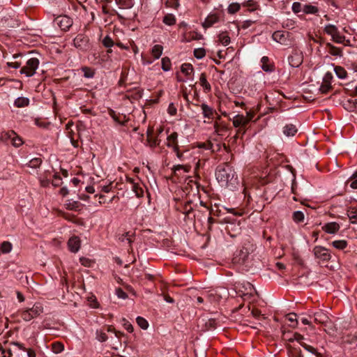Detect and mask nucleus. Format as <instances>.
Returning a JSON list of instances; mask_svg holds the SVG:
<instances>
[{
    "instance_id": "5701e85b",
    "label": "nucleus",
    "mask_w": 357,
    "mask_h": 357,
    "mask_svg": "<svg viewBox=\"0 0 357 357\" xmlns=\"http://www.w3.org/2000/svg\"><path fill=\"white\" fill-rule=\"evenodd\" d=\"M296 132V127L292 124L287 125L283 128V132L287 137L294 136Z\"/></svg>"
},
{
    "instance_id": "1a4fd4ad",
    "label": "nucleus",
    "mask_w": 357,
    "mask_h": 357,
    "mask_svg": "<svg viewBox=\"0 0 357 357\" xmlns=\"http://www.w3.org/2000/svg\"><path fill=\"white\" fill-rule=\"evenodd\" d=\"M127 181L131 184L132 190L135 193L137 197H142L144 196V185L139 181H135V179L127 178Z\"/></svg>"
},
{
    "instance_id": "69168bd1",
    "label": "nucleus",
    "mask_w": 357,
    "mask_h": 357,
    "mask_svg": "<svg viewBox=\"0 0 357 357\" xmlns=\"http://www.w3.org/2000/svg\"><path fill=\"white\" fill-rule=\"evenodd\" d=\"M116 295L120 298L125 299L127 297L126 293H125L121 289H116Z\"/></svg>"
},
{
    "instance_id": "f704fd0d",
    "label": "nucleus",
    "mask_w": 357,
    "mask_h": 357,
    "mask_svg": "<svg viewBox=\"0 0 357 357\" xmlns=\"http://www.w3.org/2000/svg\"><path fill=\"white\" fill-rule=\"evenodd\" d=\"M334 71L340 79H344L347 77V71L341 66H335Z\"/></svg>"
},
{
    "instance_id": "37998d69",
    "label": "nucleus",
    "mask_w": 357,
    "mask_h": 357,
    "mask_svg": "<svg viewBox=\"0 0 357 357\" xmlns=\"http://www.w3.org/2000/svg\"><path fill=\"white\" fill-rule=\"evenodd\" d=\"M119 238L121 241H127L130 244L132 242V234H130V232H126L122 234Z\"/></svg>"
},
{
    "instance_id": "4d7b16f0",
    "label": "nucleus",
    "mask_w": 357,
    "mask_h": 357,
    "mask_svg": "<svg viewBox=\"0 0 357 357\" xmlns=\"http://www.w3.org/2000/svg\"><path fill=\"white\" fill-rule=\"evenodd\" d=\"M292 10L295 13H298L303 10L302 5L300 2H294L292 4Z\"/></svg>"
},
{
    "instance_id": "de8ad7c7",
    "label": "nucleus",
    "mask_w": 357,
    "mask_h": 357,
    "mask_svg": "<svg viewBox=\"0 0 357 357\" xmlns=\"http://www.w3.org/2000/svg\"><path fill=\"white\" fill-rule=\"evenodd\" d=\"M206 55V51L204 48H197L194 50V56L198 59L204 58Z\"/></svg>"
},
{
    "instance_id": "2f4dec72",
    "label": "nucleus",
    "mask_w": 357,
    "mask_h": 357,
    "mask_svg": "<svg viewBox=\"0 0 357 357\" xmlns=\"http://www.w3.org/2000/svg\"><path fill=\"white\" fill-rule=\"evenodd\" d=\"M15 133L13 130L3 132L1 133V139L5 142H11L13 137H15Z\"/></svg>"
},
{
    "instance_id": "423d86ee",
    "label": "nucleus",
    "mask_w": 357,
    "mask_h": 357,
    "mask_svg": "<svg viewBox=\"0 0 357 357\" xmlns=\"http://www.w3.org/2000/svg\"><path fill=\"white\" fill-rule=\"evenodd\" d=\"M222 17V13L221 12H212L206 17L202 25L204 29L211 27L215 24L219 22Z\"/></svg>"
},
{
    "instance_id": "7c9ffc66",
    "label": "nucleus",
    "mask_w": 357,
    "mask_h": 357,
    "mask_svg": "<svg viewBox=\"0 0 357 357\" xmlns=\"http://www.w3.org/2000/svg\"><path fill=\"white\" fill-rule=\"evenodd\" d=\"M218 40L222 45L227 46L230 43V37L227 32H222L218 36Z\"/></svg>"
},
{
    "instance_id": "e2e57ef3",
    "label": "nucleus",
    "mask_w": 357,
    "mask_h": 357,
    "mask_svg": "<svg viewBox=\"0 0 357 357\" xmlns=\"http://www.w3.org/2000/svg\"><path fill=\"white\" fill-rule=\"evenodd\" d=\"M61 183V178L59 176L54 175V180L52 181V185L54 186H59Z\"/></svg>"
},
{
    "instance_id": "0eeeda50",
    "label": "nucleus",
    "mask_w": 357,
    "mask_h": 357,
    "mask_svg": "<svg viewBox=\"0 0 357 357\" xmlns=\"http://www.w3.org/2000/svg\"><path fill=\"white\" fill-rule=\"evenodd\" d=\"M73 43L77 48L83 51L86 50L89 47L88 37L82 34L77 35L75 38Z\"/></svg>"
},
{
    "instance_id": "c85d7f7f",
    "label": "nucleus",
    "mask_w": 357,
    "mask_h": 357,
    "mask_svg": "<svg viewBox=\"0 0 357 357\" xmlns=\"http://www.w3.org/2000/svg\"><path fill=\"white\" fill-rule=\"evenodd\" d=\"M29 104V100L26 97H19L15 100V105L17 107H24L28 106Z\"/></svg>"
},
{
    "instance_id": "6e6d98bb",
    "label": "nucleus",
    "mask_w": 357,
    "mask_h": 357,
    "mask_svg": "<svg viewBox=\"0 0 357 357\" xmlns=\"http://www.w3.org/2000/svg\"><path fill=\"white\" fill-rule=\"evenodd\" d=\"M96 338L100 342H105L107 340V336L102 331H97Z\"/></svg>"
},
{
    "instance_id": "72a5a7b5",
    "label": "nucleus",
    "mask_w": 357,
    "mask_h": 357,
    "mask_svg": "<svg viewBox=\"0 0 357 357\" xmlns=\"http://www.w3.org/2000/svg\"><path fill=\"white\" fill-rule=\"evenodd\" d=\"M300 344L306 351L312 353V354L315 355L317 357H321V354L317 351V350L314 347L309 344H307L305 342H301Z\"/></svg>"
},
{
    "instance_id": "9b49d317",
    "label": "nucleus",
    "mask_w": 357,
    "mask_h": 357,
    "mask_svg": "<svg viewBox=\"0 0 357 357\" xmlns=\"http://www.w3.org/2000/svg\"><path fill=\"white\" fill-rule=\"evenodd\" d=\"M56 22L60 29L63 31L68 30L73 24L71 19L66 15L56 17Z\"/></svg>"
},
{
    "instance_id": "ea45409f",
    "label": "nucleus",
    "mask_w": 357,
    "mask_h": 357,
    "mask_svg": "<svg viewBox=\"0 0 357 357\" xmlns=\"http://www.w3.org/2000/svg\"><path fill=\"white\" fill-rule=\"evenodd\" d=\"M138 326L143 330H146L149 327L148 321L142 317H137L136 319Z\"/></svg>"
},
{
    "instance_id": "6e6552de",
    "label": "nucleus",
    "mask_w": 357,
    "mask_h": 357,
    "mask_svg": "<svg viewBox=\"0 0 357 357\" xmlns=\"http://www.w3.org/2000/svg\"><path fill=\"white\" fill-rule=\"evenodd\" d=\"M314 256L323 261H328L331 259V254L328 250L322 246H316L314 250Z\"/></svg>"
},
{
    "instance_id": "603ef678",
    "label": "nucleus",
    "mask_w": 357,
    "mask_h": 357,
    "mask_svg": "<svg viewBox=\"0 0 357 357\" xmlns=\"http://www.w3.org/2000/svg\"><path fill=\"white\" fill-rule=\"evenodd\" d=\"M10 142L14 146L16 147H18L23 144L22 139L16 133H15V137H13Z\"/></svg>"
},
{
    "instance_id": "49530a36",
    "label": "nucleus",
    "mask_w": 357,
    "mask_h": 357,
    "mask_svg": "<svg viewBox=\"0 0 357 357\" xmlns=\"http://www.w3.org/2000/svg\"><path fill=\"white\" fill-rule=\"evenodd\" d=\"M174 173L176 174L177 172L180 171L181 169H183L185 172H189L190 169V165H174L172 168Z\"/></svg>"
},
{
    "instance_id": "c03bdc74",
    "label": "nucleus",
    "mask_w": 357,
    "mask_h": 357,
    "mask_svg": "<svg viewBox=\"0 0 357 357\" xmlns=\"http://www.w3.org/2000/svg\"><path fill=\"white\" fill-rule=\"evenodd\" d=\"M1 250L3 253H8L12 250V244L8 241H3L1 245Z\"/></svg>"
},
{
    "instance_id": "39448f33",
    "label": "nucleus",
    "mask_w": 357,
    "mask_h": 357,
    "mask_svg": "<svg viewBox=\"0 0 357 357\" xmlns=\"http://www.w3.org/2000/svg\"><path fill=\"white\" fill-rule=\"evenodd\" d=\"M324 31L331 36L333 40L337 43H343L345 41V36L341 35L337 28L333 24L326 25Z\"/></svg>"
},
{
    "instance_id": "f3484780",
    "label": "nucleus",
    "mask_w": 357,
    "mask_h": 357,
    "mask_svg": "<svg viewBox=\"0 0 357 357\" xmlns=\"http://www.w3.org/2000/svg\"><path fill=\"white\" fill-rule=\"evenodd\" d=\"M313 316L314 321L318 324H326L330 320L328 316L323 311L317 312L314 313Z\"/></svg>"
},
{
    "instance_id": "dca6fc26",
    "label": "nucleus",
    "mask_w": 357,
    "mask_h": 357,
    "mask_svg": "<svg viewBox=\"0 0 357 357\" xmlns=\"http://www.w3.org/2000/svg\"><path fill=\"white\" fill-rule=\"evenodd\" d=\"M243 287L245 288V291L246 292H243L242 291V294L239 293V296H241L245 300L248 299L250 296H252V294H253V292L255 291L253 285L252 284L249 283V282H247L246 284H245L243 286ZM238 291H239V292L241 291V289H239Z\"/></svg>"
},
{
    "instance_id": "b1692460",
    "label": "nucleus",
    "mask_w": 357,
    "mask_h": 357,
    "mask_svg": "<svg viewBox=\"0 0 357 357\" xmlns=\"http://www.w3.org/2000/svg\"><path fill=\"white\" fill-rule=\"evenodd\" d=\"M65 206L68 210L77 211L80 206V203L73 199H68L66 202Z\"/></svg>"
},
{
    "instance_id": "473e14b6",
    "label": "nucleus",
    "mask_w": 357,
    "mask_h": 357,
    "mask_svg": "<svg viewBox=\"0 0 357 357\" xmlns=\"http://www.w3.org/2000/svg\"><path fill=\"white\" fill-rule=\"evenodd\" d=\"M303 11L305 14H315L319 11L317 7L312 5H305L303 7Z\"/></svg>"
},
{
    "instance_id": "f8f14e48",
    "label": "nucleus",
    "mask_w": 357,
    "mask_h": 357,
    "mask_svg": "<svg viewBox=\"0 0 357 357\" xmlns=\"http://www.w3.org/2000/svg\"><path fill=\"white\" fill-rule=\"evenodd\" d=\"M340 229V225L336 222H331L325 224L322 227V230L327 234H335Z\"/></svg>"
},
{
    "instance_id": "3c124183",
    "label": "nucleus",
    "mask_w": 357,
    "mask_h": 357,
    "mask_svg": "<svg viewBox=\"0 0 357 357\" xmlns=\"http://www.w3.org/2000/svg\"><path fill=\"white\" fill-rule=\"evenodd\" d=\"M331 89V84L322 82L321 85L319 87V91L322 93H328Z\"/></svg>"
},
{
    "instance_id": "338daca9",
    "label": "nucleus",
    "mask_w": 357,
    "mask_h": 357,
    "mask_svg": "<svg viewBox=\"0 0 357 357\" xmlns=\"http://www.w3.org/2000/svg\"><path fill=\"white\" fill-rule=\"evenodd\" d=\"M83 71L86 77H92L93 76L94 73L88 68H84Z\"/></svg>"
},
{
    "instance_id": "0e129e2a",
    "label": "nucleus",
    "mask_w": 357,
    "mask_h": 357,
    "mask_svg": "<svg viewBox=\"0 0 357 357\" xmlns=\"http://www.w3.org/2000/svg\"><path fill=\"white\" fill-rule=\"evenodd\" d=\"M26 355L28 357H36V353L34 349L31 348H26Z\"/></svg>"
},
{
    "instance_id": "2eb2a0df",
    "label": "nucleus",
    "mask_w": 357,
    "mask_h": 357,
    "mask_svg": "<svg viewBox=\"0 0 357 357\" xmlns=\"http://www.w3.org/2000/svg\"><path fill=\"white\" fill-rule=\"evenodd\" d=\"M288 33L282 31H275L273 35V39L280 44H284L287 40Z\"/></svg>"
},
{
    "instance_id": "bb28decb",
    "label": "nucleus",
    "mask_w": 357,
    "mask_h": 357,
    "mask_svg": "<svg viewBox=\"0 0 357 357\" xmlns=\"http://www.w3.org/2000/svg\"><path fill=\"white\" fill-rule=\"evenodd\" d=\"M147 142L151 147H155L160 144V139L157 137H154L151 132L147 133Z\"/></svg>"
},
{
    "instance_id": "c756f323",
    "label": "nucleus",
    "mask_w": 357,
    "mask_h": 357,
    "mask_svg": "<svg viewBox=\"0 0 357 357\" xmlns=\"http://www.w3.org/2000/svg\"><path fill=\"white\" fill-rule=\"evenodd\" d=\"M332 245L337 250H344L347 245L348 243L345 240H336L332 242Z\"/></svg>"
},
{
    "instance_id": "c9c22d12",
    "label": "nucleus",
    "mask_w": 357,
    "mask_h": 357,
    "mask_svg": "<svg viewBox=\"0 0 357 357\" xmlns=\"http://www.w3.org/2000/svg\"><path fill=\"white\" fill-rule=\"evenodd\" d=\"M64 349V346L61 342H56L52 344V350L54 354H59Z\"/></svg>"
},
{
    "instance_id": "58836bf2",
    "label": "nucleus",
    "mask_w": 357,
    "mask_h": 357,
    "mask_svg": "<svg viewBox=\"0 0 357 357\" xmlns=\"http://www.w3.org/2000/svg\"><path fill=\"white\" fill-rule=\"evenodd\" d=\"M241 8V5L238 3H231L227 8L228 13L234 14L238 12Z\"/></svg>"
},
{
    "instance_id": "a18cd8bd",
    "label": "nucleus",
    "mask_w": 357,
    "mask_h": 357,
    "mask_svg": "<svg viewBox=\"0 0 357 357\" xmlns=\"http://www.w3.org/2000/svg\"><path fill=\"white\" fill-rule=\"evenodd\" d=\"M41 163H42V160L40 158H35L31 159L29 162L28 166L31 168H37V167H40Z\"/></svg>"
},
{
    "instance_id": "e433bc0d",
    "label": "nucleus",
    "mask_w": 357,
    "mask_h": 357,
    "mask_svg": "<svg viewBox=\"0 0 357 357\" xmlns=\"http://www.w3.org/2000/svg\"><path fill=\"white\" fill-rule=\"evenodd\" d=\"M162 21L165 24L172 26L176 23V18L172 14H168L163 17Z\"/></svg>"
},
{
    "instance_id": "680f3d73",
    "label": "nucleus",
    "mask_w": 357,
    "mask_h": 357,
    "mask_svg": "<svg viewBox=\"0 0 357 357\" xmlns=\"http://www.w3.org/2000/svg\"><path fill=\"white\" fill-rule=\"evenodd\" d=\"M350 187L353 189H357V177L354 176L349 180Z\"/></svg>"
},
{
    "instance_id": "4468645a",
    "label": "nucleus",
    "mask_w": 357,
    "mask_h": 357,
    "mask_svg": "<svg viewBox=\"0 0 357 357\" xmlns=\"http://www.w3.org/2000/svg\"><path fill=\"white\" fill-rule=\"evenodd\" d=\"M232 122L235 128L245 127L249 123V119L245 118L242 114H237L234 117Z\"/></svg>"
},
{
    "instance_id": "f257e3e1",
    "label": "nucleus",
    "mask_w": 357,
    "mask_h": 357,
    "mask_svg": "<svg viewBox=\"0 0 357 357\" xmlns=\"http://www.w3.org/2000/svg\"><path fill=\"white\" fill-rule=\"evenodd\" d=\"M216 178L222 185H228L229 183L236 180V173L233 167L227 163L219 165L216 172Z\"/></svg>"
},
{
    "instance_id": "4be33fe9",
    "label": "nucleus",
    "mask_w": 357,
    "mask_h": 357,
    "mask_svg": "<svg viewBox=\"0 0 357 357\" xmlns=\"http://www.w3.org/2000/svg\"><path fill=\"white\" fill-rule=\"evenodd\" d=\"M203 116L205 118L212 119L213 116L214 110L208 105L203 103L201 105Z\"/></svg>"
},
{
    "instance_id": "bf43d9fd",
    "label": "nucleus",
    "mask_w": 357,
    "mask_h": 357,
    "mask_svg": "<svg viewBox=\"0 0 357 357\" xmlns=\"http://www.w3.org/2000/svg\"><path fill=\"white\" fill-rule=\"evenodd\" d=\"M178 1L179 0H167V4L169 7H172V8H177L179 6Z\"/></svg>"
},
{
    "instance_id": "a211bd4d",
    "label": "nucleus",
    "mask_w": 357,
    "mask_h": 357,
    "mask_svg": "<svg viewBox=\"0 0 357 357\" xmlns=\"http://www.w3.org/2000/svg\"><path fill=\"white\" fill-rule=\"evenodd\" d=\"M70 250L73 252H77L80 248V240L77 236L70 238L68 242Z\"/></svg>"
},
{
    "instance_id": "774afa93",
    "label": "nucleus",
    "mask_w": 357,
    "mask_h": 357,
    "mask_svg": "<svg viewBox=\"0 0 357 357\" xmlns=\"http://www.w3.org/2000/svg\"><path fill=\"white\" fill-rule=\"evenodd\" d=\"M7 65H8V66H9L10 68H15V69H17V68L20 67V63L17 62V61H15V62H8Z\"/></svg>"
},
{
    "instance_id": "412c9836",
    "label": "nucleus",
    "mask_w": 357,
    "mask_h": 357,
    "mask_svg": "<svg viewBox=\"0 0 357 357\" xmlns=\"http://www.w3.org/2000/svg\"><path fill=\"white\" fill-rule=\"evenodd\" d=\"M326 47L328 48V52L335 56H340L341 57L342 56V50L340 47H337L331 43H328L326 45Z\"/></svg>"
},
{
    "instance_id": "9d476101",
    "label": "nucleus",
    "mask_w": 357,
    "mask_h": 357,
    "mask_svg": "<svg viewBox=\"0 0 357 357\" xmlns=\"http://www.w3.org/2000/svg\"><path fill=\"white\" fill-rule=\"evenodd\" d=\"M289 65L293 68H297L303 63V55L301 52H294L288 58Z\"/></svg>"
},
{
    "instance_id": "052dcab7",
    "label": "nucleus",
    "mask_w": 357,
    "mask_h": 357,
    "mask_svg": "<svg viewBox=\"0 0 357 357\" xmlns=\"http://www.w3.org/2000/svg\"><path fill=\"white\" fill-rule=\"evenodd\" d=\"M167 111H168V113L171 115V116H174L176 114V107L174 106V105L173 103H170L169 105V107H168V109H167Z\"/></svg>"
},
{
    "instance_id": "13d9d810",
    "label": "nucleus",
    "mask_w": 357,
    "mask_h": 357,
    "mask_svg": "<svg viewBox=\"0 0 357 357\" xmlns=\"http://www.w3.org/2000/svg\"><path fill=\"white\" fill-rule=\"evenodd\" d=\"M333 79V74L331 72H327L323 77V82L326 83H331Z\"/></svg>"
},
{
    "instance_id": "ddd939ff",
    "label": "nucleus",
    "mask_w": 357,
    "mask_h": 357,
    "mask_svg": "<svg viewBox=\"0 0 357 357\" xmlns=\"http://www.w3.org/2000/svg\"><path fill=\"white\" fill-rule=\"evenodd\" d=\"M202 38H203V36L201 33L192 31V32H189V33H185L183 36V38L181 39V41L184 42V43H188L192 40H202Z\"/></svg>"
},
{
    "instance_id": "a878e982",
    "label": "nucleus",
    "mask_w": 357,
    "mask_h": 357,
    "mask_svg": "<svg viewBox=\"0 0 357 357\" xmlns=\"http://www.w3.org/2000/svg\"><path fill=\"white\" fill-rule=\"evenodd\" d=\"M200 85L204 88L206 92H208L211 89L210 84L207 82L205 73H202L199 77Z\"/></svg>"
},
{
    "instance_id": "5fc2aeb1",
    "label": "nucleus",
    "mask_w": 357,
    "mask_h": 357,
    "mask_svg": "<svg viewBox=\"0 0 357 357\" xmlns=\"http://www.w3.org/2000/svg\"><path fill=\"white\" fill-rule=\"evenodd\" d=\"M123 326L124 328L129 333H132L134 331L132 325L126 319H122Z\"/></svg>"
},
{
    "instance_id": "8fccbe9b",
    "label": "nucleus",
    "mask_w": 357,
    "mask_h": 357,
    "mask_svg": "<svg viewBox=\"0 0 357 357\" xmlns=\"http://www.w3.org/2000/svg\"><path fill=\"white\" fill-rule=\"evenodd\" d=\"M296 317H297V315L295 313H290V314H287V319H288V321L293 324L291 325L292 327H296L298 324V321H297Z\"/></svg>"
},
{
    "instance_id": "f03ea898",
    "label": "nucleus",
    "mask_w": 357,
    "mask_h": 357,
    "mask_svg": "<svg viewBox=\"0 0 357 357\" xmlns=\"http://www.w3.org/2000/svg\"><path fill=\"white\" fill-rule=\"evenodd\" d=\"M26 351V347L24 344L19 342H13L10 347L3 351L4 357H24V353Z\"/></svg>"
},
{
    "instance_id": "6ab92c4d",
    "label": "nucleus",
    "mask_w": 357,
    "mask_h": 357,
    "mask_svg": "<svg viewBox=\"0 0 357 357\" xmlns=\"http://www.w3.org/2000/svg\"><path fill=\"white\" fill-rule=\"evenodd\" d=\"M261 68L266 72H272L274 70V66L270 63L268 56H263L261 59Z\"/></svg>"
},
{
    "instance_id": "864d4df0",
    "label": "nucleus",
    "mask_w": 357,
    "mask_h": 357,
    "mask_svg": "<svg viewBox=\"0 0 357 357\" xmlns=\"http://www.w3.org/2000/svg\"><path fill=\"white\" fill-rule=\"evenodd\" d=\"M348 217L352 224H357V213L355 211H349Z\"/></svg>"
},
{
    "instance_id": "79ce46f5",
    "label": "nucleus",
    "mask_w": 357,
    "mask_h": 357,
    "mask_svg": "<svg viewBox=\"0 0 357 357\" xmlns=\"http://www.w3.org/2000/svg\"><path fill=\"white\" fill-rule=\"evenodd\" d=\"M304 218H305V216L302 211H297L294 212V213H293V220L296 222H303Z\"/></svg>"
},
{
    "instance_id": "09e8293b",
    "label": "nucleus",
    "mask_w": 357,
    "mask_h": 357,
    "mask_svg": "<svg viewBox=\"0 0 357 357\" xmlns=\"http://www.w3.org/2000/svg\"><path fill=\"white\" fill-rule=\"evenodd\" d=\"M102 45L107 48H110L114 45V43L110 36H106L102 40Z\"/></svg>"
},
{
    "instance_id": "aec40b11",
    "label": "nucleus",
    "mask_w": 357,
    "mask_h": 357,
    "mask_svg": "<svg viewBox=\"0 0 357 357\" xmlns=\"http://www.w3.org/2000/svg\"><path fill=\"white\" fill-rule=\"evenodd\" d=\"M178 134L176 132H172L170 135L167 137V146L168 147L173 148V150L175 149V146H178Z\"/></svg>"
},
{
    "instance_id": "4c0bfd02",
    "label": "nucleus",
    "mask_w": 357,
    "mask_h": 357,
    "mask_svg": "<svg viewBox=\"0 0 357 357\" xmlns=\"http://www.w3.org/2000/svg\"><path fill=\"white\" fill-rule=\"evenodd\" d=\"M181 70L185 75H188L193 71V68L190 63H183L181 66Z\"/></svg>"
},
{
    "instance_id": "393cba45",
    "label": "nucleus",
    "mask_w": 357,
    "mask_h": 357,
    "mask_svg": "<svg viewBox=\"0 0 357 357\" xmlns=\"http://www.w3.org/2000/svg\"><path fill=\"white\" fill-rule=\"evenodd\" d=\"M163 47L160 45H155L151 50V54L155 59H158L162 54Z\"/></svg>"
},
{
    "instance_id": "cd10ccee",
    "label": "nucleus",
    "mask_w": 357,
    "mask_h": 357,
    "mask_svg": "<svg viewBox=\"0 0 357 357\" xmlns=\"http://www.w3.org/2000/svg\"><path fill=\"white\" fill-rule=\"evenodd\" d=\"M242 5L248 8L249 11H255L259 8V5L255 0H248L243 2Z\"/></svg>"
},
{
    "instance_id": "20e7f679",
    "label": "nucleus",
    "mask_w": 357,
    "mask_h": 357,
    "mask_svg": "<svg viewBox=\"0 0 357 357\" xmlns=\"http://www.w3.org/2000/svg\"><path fill=\"white\" fill-rule=\"evenodd\" d=\"M43 311L40 303L35 304L31 308L25 310L21 312V317L26 321H29L39 316Z\"/></svg>"
},
{
    "instance_id": "7ed1b4c3",
    "label": "nucleus",
    "mask_w": 357,
    "mask_h": 357,
    "mask_svg": "<svg viewBox=\"0 0 357 357\" xmlns=\"http://www.w3.org/2000/svg\"><path fill=\"white\" fill-rule=\"evenodd\" d=\"M40 61L37 58H31L26 61L25 66L21 68L20 73L28 77H31L36 73Z\"/></svg>"
},
{
    "instance_id": "a19ab883",
    "label": "nucleus",
    "mask_w": 357,
    "mask_h": 357,
    "mask_svg": "<svg viewBox=\"0 0 357 357\" xmlns=\"http://www.w3.org/2000/svg\"><path fill=\"white\" fill-rule=\"evenodd\" d=\"M162 69L164 71H168L171 68V61L168 57H164L162 59Z\"/></svg>"
}]
</instances>
